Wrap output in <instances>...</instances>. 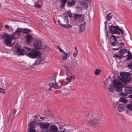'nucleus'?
<instances>
[{"instance_id":"39448f33","label":"nucleus","mask_w":132,"mask_h":132,"mask_svg":"<svg viewBox=\"0 0 132 132\" xmlns=\"http://www.w3.org/2000/svg\"><path fill=\"white\" fill-rule=\"evenodd\" d=\"M114 35H112L110 38V44L113 46H118L119 47L120 45H121V46H123L124 44L121 42V40H120V43L118 42L117 39L115 38Z\"/></svg>"},{"instance_id":"bb28decb","label":"nucleus","mask_w":132,"mask_h":132,"mask_svg":"<svg viewBox=\"0 0 132 132\" xmlns=\"http://www.w3.org/2000/svg\"><path fill=\"white\" fill-rule=\"evenodd\" d=\"M86 22L81 24L79 27V32H80L83 31L85 27V23Z\"/></svg>"},{"instance_id":"9b49d317","label":"nucleus","mask_w":132,"mask_h":132,"mask_svg":"<svg viewBox=\"0 0 132 132\" xmlns=\"http://www.w3.org/2000/svg\"><path fill=\"white\" fill-rule=\"evenodd\" d=\"M37 118L36 117L35 119H33V121H31L29 124L28 126L29 127L28 128V132H36L35 130L34 126L35 124V122H36L35 120L37 119Z\"/></svg>"},{"instance_id":"72a5a7b5","label":"nucleus","mask_w":132,"mask_h":132,"mask_svg":"<svg viewBox=\"0 0 132 132\" xmlns=\"http://www.w3.org/2000/svg\"><path fill=\"white\" fill-rule=\"evenodd\" d=\"M131 112L129 110H126L125 113L128 115H131L132 116V114H131Z\"/></svg>"},{"instance_id":"69168bd1","label":"nucleus","mask_w":132,"mask_h":132,"mask_svg":"<svg viewBox=\"0 0 132 132\" xmlns=\"http://www.w3.org/2000/svg\"><path fill=\"white\" fill-rule=\"evenodd\" d=\"M75 49L76 50H77V48L76 47H75Z\"/></svg>"},{"instance_id":"de8ad7c7","label":"nucleus","mask_w":132,"mask_h":132,"mask_svg":"<svg viewBox=\"0 0 132 132\" xmlns=\"http://www.w3.org/2000/svg\"><path fill=\"white\" fill-rule=\"evenodd\" d=\"M4 28L6 29H9V27L7 25H5L4 26Z\"/></svg>"},{"instance_id":"c03bdc74","label":"nucleus","mask_w":132,"mask_h":132,"mask_svg":"<svg viewBox=\"0 0 132 132\" xmlns=\"http://www.w3.org/2000/svg\"><path fill=\"white\" fill-rule=\"evenodd\" d=\"M118 30L120 31V33L121 35H123L124 33V32L123 30H122L121 28H120Z\"/></svg>"},{"instance_id":"bf43d9fd","label":"nucleus","mask_w":132,"mask_h":132,"mask_svg":"<svg viewBox=\"0 0 132 132\" xmlns=\"http://www.w3.org/2000/svg\"><path fill=\"white\" fill-rule=\"evenodd\" d=\"M114 36L116 38H119V37L118 36Z\"/></svg>"},{"instance_id":"052dcab7","label":"nucleus","mask_w":132,"mask_h":132,"mask_svg":"<svg viewBox=\"0 0 132 132\" xmlns=\"http://www.w3.org/2000/svg\"><path fill=\"white\" fill-rule=\"evenodd\" d=\"M89 113H88L86 114V117H88L89 116Z\"/></svg>"},{"instance_id":"5fc2aeb1","label":"nucleus","mask_w":132,"mask_h":132,"mask_svg":"<svg viewBox=\"0 0 132 132\" xmlns=\"http://www.w3.org/2000/svg\"><path fill=\"white\" fill-rule=\"evenodd\" d=\"M127 57V58L126 59L127 61H128L129 59H130L131 58L130 57Z\"/></svg>"},{"instance_id":"864d4df0","label":"nucleus","mask_w":132,"mask_h":132,"mask_svg":"<svg viewBox=\"0 0 132 132\" xmlns=\"http://www.w3.org/2000/svg\"><path fill=\"white\" fill-rule=\"evenodd\" d=\"M128 97L130 99L132 98V94L128 96Z\"/></svg>"},{"instance_id":"20e7f679","label":"nucleus","mask_w":132,"mask_h":132,"mask_svg":"<svg viewBox=\"0 0 132 132\" xmlns=\"http://www.w3.org/2000/svg\"><path fill=\"white\" fill-rule=\"evenodd\" d=\"M127 52H128V54L126 56L132 58V54L129 51L124 49H122L119 51V52L120 54V55L116 53L113 54V57L114 58H118L120 60L122 57L123 55Z\"/></svg>"},{"instance_id":"f8f14e48","label":"nucleus","mask_w":132,"mask_h":132,"mask_svg":"<svg viewBox=\"0 0 132 132\" xmlns=\"http://www.w3.org/2000/svg\"><path fill=\"white\" fill-rule=\"evenodd\" d=\"M74 15L73 18L76 20H78L79 22L82 23L84 21V16L83 15L78 14H74Z\"/></svg>"},{"instance_id":"f257e3e1","label":"nucleus","mask_w":132,"mask_h":132,"mask_svg":"<svg viewBox=\"0 0 132 132\" xmlns=\"http://www.w3.org/2000/svg\"><path fill=\"white\" fill-rule=\"evenodd\" d=\"M18 28L15 32L12 33V35H10L7 33H3L2 34L1 37L5 41V44L9 46L11 43V41L13 39H15L14 37H16L20 35V30H18Z\"/></svg>"},{"instance_id":"f03ea898","label":"nucleus","mask_w":132,"mask_h":132,"mask_svg":"<svg viewBox=\"0 0 132 132\" xmlns=\"http://www.w3.org/2000/svg\"><path fill=\"white\" fill-rule=\"evenodd\" d=\"M113 85L114 87L111 86L112 85H110V87H108V89L111 92H112L114 91V88H116L115 90L118 92H121L122 91V86H121L122 85V83L120 82L119 80H115L113 82Z\"/></svg>"},{"instance_id":"a19ab883","label":"nucleus","mask_w":132,"mask_h":132,"mask_svg":"<svg viewBox=\"0 0 132 132\" xmlns=\"http://www.w3.org/2000/svg\"><path fill=\"white\" fill-rule=\"evenodd\" d=\"M66 79L68 82H67V84L69 83L70 82H71V79L70 78H69L68 77L66 78Z\"/></svg>"},{"instance_id":"2f4dec72","label":"nucleus","mask_w":132,"mask_h":132,"mask_svg":"<svg viewBox=\"0 0 132 132\" xmlns=\"http://www.w3.org/2000/svg\"><path fill=\"white\" fill-rule=\"evenodd\" d=\"M101 71V70L98 69H96L95 72V74L96 75H99L100 72Z\"/></svg>"},{"instance_id":"680f3d73","label":"nucleus","mask_w":132,"mask_h":132,"mask_svg":"<svg viewBox=\"0 0 132 132\" xmlns=\"http://www.w3.org/2000/svg\"><path fill=\"white\" fill-rule=\"evenodd\" d=\"M107 23V22L106 21H105L104 22L105 26V25H106Z\"/></svg>"},{"instance_id":"aec40b11","label":"nucleus","mask_w":132,"mask_h":132,"mask_svg":"<svg viewBox=\"0 0 132 132\" xmlns=\"http://www.w3.org/2000/svg\"><path fill=\"white\" fill-rule=\"evenodd\" d=\"M16 54L18 55H23L25 54L22 51V49H21L18 48L16 51Z\"/></svg>"},{"instance_id":"4be33fe9","label":"nucleus","mask_w":132,"mask_h":132,"mask_svg":"<svg viewBox=\"0 0 132 132\" xmlns=\"http://www.w3.org/2000/svg\"><path fill=\"white\" fill-rule=\"evenodd\" d=\"M125 107V105L124 104H119L118 106V110L119 112H122L123 110Z\"/></svg>"},{"instance_id":"a878e982","label":"nucleus","mask_w":132,"mask_h":132,"mask_svg":"<svg viewBox=\"0 0 132 132\" xmlns=\"http://www.w3.org/2000/svg\"><path fill=\"white\" fill-rule=\"evenodd\" d=\"M63 67H64V69H65L66 72H68L69 74L71 73L70 68L68 66L65 64L63 65Z\"/></svg>"},{"instance_id":"c756f323","label":"nucleus","mask_w":132,"mask_h":132,"mask_svg":"<svg viewBox=\"0 0 132 132\" xmlns=\"http://www.w3.org/2000/svg\"><path fill=\"white\" fill-rule=\"evenodd\" d=\"M132 104H128L126 105V108L130 110V111L132 112Z\"/></svg>"},{"instance_id":"ea45409f","label":"nucleus","mask_w":132,"mask_h":132,"mask_svg":"<svg viewBox=\"0 0 132 132\" xmlns=\"http://www.w3.org/2000/svg\"><path fill=\"white\" fill-rule=\"evenodd\" d=\"M78 53L77 50H76L74 52L73 54V56L74 57H75L76 56Z\"/></svg>"},{"instance_id":"0eeeda50","label":"nucleus","mask_w":132,"mask_h":132,"mask_svg":"<svg viewBox=\"0 0 132 132\" xmlns=\"http://www.w3.org/2000/svg\"><path fill=\"white\" fill-rule=\"evenodd\" d=\"M109 29L110 32L111 34H117L118 35L120 34L119 31L117 30H118L120 29L118 26H113V25H111L109 27Z\"/></svg>"},{"instance_id":"e2e57ef3","label":"nucleus","mask_w":132,"mask_h":132,"mask_svg":"<svg viewBox=\"0 0 132 132\" xmlns=\"http://www.w3.org/2000/svg\"><path fill=\"white\" fill-rule=\"evenodd\" d=\"M59 128L60 129H63V128H62V127H61V126H60V127H59Z\"/></svg>"},{"instance_id":"6e6d98bb","label":"nucleus","mask_w":132,"mask_h":132,"mask_svg":"<svg viewBox=\"0 0 132 132\" xmlns=\"http://www.w3.org/2000/svg\"><path fill=\"white\" fill-rule=\"evenodd\" d=\"M61 52H62V53H63V54H65L66 53V52H65L64 51V50H62V51H61Z\"/></svg>"},{"instance_id":"4c0bfd02","label":"nucleus","mask_w":132,"mask_h":132,"mask_svg":"<svg viewBox=\"0 0 132 132\" xmlns=\"http://www.w3.org/2000/svg\"><path fill=\"white\" fill-rule=\"evenodd\" d=\"M43 50H44L47 51V50H48L49 47L47 46H44L43 47Z\"/></svg>"},{"instance_id":"0e129e2a","label":"nucleus","mask_w":132,"mask_h":132,"mask_svg":"<svg viewBox=\"0 0 132 132\" xmlns=\"http://www.w3.org/2000/svg\"><path fill=\"white\" fill-rule=\"evenodd\" d=\"M37 65H39V64H40V63H39V61H37Z\"/></svg>"},{"instance_id":"f3484780","label":"nucleus","mask_w":132,"mask_h":132,"mask_svg":"<svg viewBox=\"0 0 132 132\" xmlns=\"http://www.w3.org/2000/svg\"><path fill=\"white\" fill-rule=\"evenodd\" d=\"M49 132H56L59 131L58 130V128L55 125H51L49 129Z\"/></svg>"},{"instance_id":"a211bd4d","label":"nucleus","mask_w":132,"mask_h":132,"mask_svg":"<svg viewBox=\"0 0 132 132\" xmlns=\"http://www.w3.org/2000/svg\"><path fill=\"white\" fill-rule=\"evenodd\" d=\"M31 50L30 48L26 47H24L22 49L23 52L27 56L28 53H30Z\"/></svg>"},{"instance_id":"09e8293b","label":"nucleus","mask_w":132,"mask_h":132,"mask_svg":"<svg viewBox=\"0 0 132 132\" xmlns=\"http://www.w3.org/2000/svg\"><path fill=\"white\" fill-rule=\"evenodd\" d=\"M69 77L71 79H75V77L73 76H71L70 77L69 76Z\"/></svg>"},{"instance_id":"37998d69","label":"nucleus","mask_w":132,"mask_h":132,"mask_svg":"<svg viewBox=\"0 0 132 132\" xmlns=\"http://www.w3.org/2000/svg\"><path fill=\"white\" fill-rule=\"evenodd\" d=\"M104 30L105 32H106V33L108 34V31L107 30L106 25H105V26Z\"/></svg>"},{"instance_id":"774afa93","label":"nucleus","mask_w":132,"mask_h":132,"mask_svg":"<svg viewBox=\"0 0 132 132\" xmlns=\"http://www.w3.org/2000/svg\"><path fill=\"white\" fill-rule=\"evenodd\" d=\"M57 47H58V48L59 49V50H60L61 49V48H60L58 46H57Z\"/></svg>"},{"instance_id":"5701e85b","label":"nucleus","mask_w":132,"mask_h":132,"mask_svg":"<svg viewBox=\"0 0 132 132\" xmlns=\"http://www.w3.org/2000/svg\"><path fill=\"white\" fill-rule=\"evenodd\" d=\"M21 31L22 32L25 34L28 33L31 31V30L30 29H28L27 28H24L22 29Z\"/></svg>"},{"instance_id":"cd10ccee","label":"nucleus","mask_w":132,"mask_h":132,"mask_svg":"<svg viewBox=\"0 0 132 132\" xmlns=\"http://www.w3.org/2000/svg\"><path fill=\"white\" fill-rule=\"evenodd\" d=\"M119 101L120 102H122L123 103L125 104L127 102L128 100L125 99V98L122 97L120 99Z\"/></svg>"},{"instance_id":"473e14b6","label":"nucleus","mask_w":132,"mask_h":132,"mask_svg":"<svg viewBox=\"0 0 132 132\" xmlns=\"http://www.w3.org/2000/svg\"><path fill=\"white\" fill-rule=\"evenodd\" d=\"M45 59L44 58L39 57L37 60V61H39V63H40L41 62L43 61Z\"/></svg>"},{"instance_id":"a18cd8bd","label":"nucleus","mask_w":132,"mask_h":132,"mask_svg":"<svg viewBox=\"0 0 132 132\" xmlns=\"http://www.w3.org/2000/svg\"><path fill=\"white\" fill-rule=\"evenodd\" d=\"M37 60H36L35 61V62L33 64H32V65L33 66H36L37 65H37Z\"/></svg>"},{"instance_id":"9d476101","label":"nucleus","mask_w":132,"mask_h":132,"mask_svg":"<svg viewBox=\"0 0 132 132\" xmlns=\"http://www.w3.org/2000/svg\"><path fill=\"white\" fill-rule=\"evenodd\" d=\"M129 93H132V87H127L124 89V92L120 93L119 94L123 96H126Z\"/></svg>"},{"instance_id":"e433bc0d","label":"nucleus","mask_w":132,"mask_h":132,"mask_svg":"<svg viewBox=\"0 0 132 132\" xmlns=\"http://www.w3.org/2000/svg\"><path fill=\"white\" fill-rule=\"evenodd\" d=\"M60 83L61 85V86H62L65 85L67 84V82H66L61 81L60 82Z\"/></svg>"},{"instance_id":"2eb2a0df","label":"nucleus","mask_w":132,"mask_h":132,"mask_svg":"<svg viewBox=\"0 0 132 132\" xmlns=\"http://www.w3.org/2000/svg\"><path fill=\"white\" fill-rule=\"evenodd\" d=\"M26 41L27 44H29L32 42L34 40L33 37L30 34L27 35L26 36Z\"/></svg>"},{"instance_id":"13d9d810","label":"nucleus","mask_w":132,"mask_h":132,"mask_svg":"<svg viewBox=\"0 0 132 132\" xmlns=\"http://www.w3.org/2000/svg\"><path fill=\"white\" fill-rule=\"evenodd\" d=\"M106 38H108V34H106Z\"/></svg>"},{"instance_id":"338daca9","label":"nucleus","mask_w":132,"mask_h":132,"mask_svg":"<svg viewBox=\"0 0 132 132\" xmlns=\"http://www.w3.org/2000/svg\"><path fill=\"white\" fill-rule=\"evenodd\" d=\"M37 116V115H35V116H34L33 117H32V118H35L36 116Z\"/></svg>"},{"instance_id":"423d86ee","label":"nucleus","mask_w":132,"mask_h":132,"mask_svg":"<svg viewBox=\"0 0 132 132\" xmlns=\"http://www.w3.org/2000/svg\"><path fill=\"white\" fill-rule=\"evenodd\" d=\"M41 55L40 52L38 50H31L27 56L31 59H35Z\"/></svg>"},{"instance_id":"412c9836","label":"nucleus","mask_w":132,"mask_h":132,"mask_svg":"<svg viewBox=\"0 0 132 132\" xmlns=\"http://www.w3.org/2000/svg\"><path fill=\"white\" fill-rule=\"evenodd\" d=\"M61 2V4L60 5V8L61 9H63L64 7L67 0H59Z\"/></svg>"},{"instance_id":"ddd939ff","label":"nucleus","mask_w":132,"mask_h":132,"mask_svg":"<svg viewBox=\"0 0 132 132\" xmlns=\"http://www.w3.org/2000/svg\"><path fill=\"white\" fill-rule=\"evenodd\" d=\"M42 43L40 40H35L34 43V47L37 49H40L41 48Z\"/></svg>"},{"instance_id":"7c9ffc66","label":"nucleus","mask_w":132,"mask_h":132,"mask_svg":"<svg viewBox=\"0 0 132 132\" xmlns=\"http://www.w3.org/2000/svg\"><path fill=\"white\" fill-rule=\"evenodd\" d=\"M81 4L84 7V8H85L86 9H87L88 7V5L86 3L84 2H81Z\"/></svg>"},{"instance_id":"c85d7f7f","label":"nucleus","mask_w":132,"mask_h":132,"mask_svg":"<svg viewBox=\"0 0 132 132\" xmlns=\"http://www.w3.org/2000/svg\"><path fill=\"white\" fill-rule=\"evenodd\" d=\"M112 16V14L111 13H109L107 15L106 17L107 20L110 21L111 19Z\"/></svg>"},{"instance_id":"c9c22d12","label":"nucleus","mask_w":132,"mask_h":132,"mask_svg":"<svg viewBox=\"0 0 132 132\" xmlns=\"http://www.w3.org/2000/svg\"><path fill=\"white\" fill-rule=\"evenodd\" d=\"M34 6L35 7L37 8H39L41 7V5L39 4H37L36 3H35L34 4Z\"/></svg>"},{"instance_id":"8fccbe9b","label":"nucleus","mask_w":132,"mask_h":132,"mask_svg":"<svg viewBox=\"0 0 132 132\" xmlns=\"http://www.w3.org/2000/svg\"><path fill=\"white\" fill-rule=\"evenodd\" d=\"M16 109H14L13 110V114L14 115V116H15V114L16 112Z\"/></svg>"},{"instance_id":"3c124183","label":"nucleus","mask_w":132,"mask_h":132,"mask_svg":"<svg viewBox=\"0 0 132 132\" xmlns=\"http://www.w3.org/2000/svg\"><path fill=\"white\" fill-rule=\"evenodd\" d=\"M39 118L41 119V120L43 121L44 120V119H45V118L44 117H40Z\"/></svg>"},{"instance_id":"79ce46f5","label":"nucleus","mask_w":132,"mask_h":132,"mask_svg":"<svg viewBox=\"0 0 132 132\" xmlns=\"http://www.w3.org/2000/svg\"><path fill=\"white\" fill-rule=\"evenodd\" d=\"M0 92L5 93L4 89L3 88L0 87Z\"/></svg>"},{"instance_id":"4d7b16f0","label":"nucleus","mask_w":132,"mask_h":132,"mask_svg":"<svg viewBox=\"0 0 132 132\" xmlns=\"http://www.w3.org/2000/svg\"><path fill=\"white\" fill-rule=\"evenodd\" d=\"M3 27V25L1 23H0V27L2 28Z\"/></svg>"},{"instance_id":"f704fd0d","label":"nucleus","mask_w":132,"mask_h":132,"mask_svg":"<svg viewBox=\"0 0 132 132\" xmlns=\"http://www.w3.org/2000/svg\"><path fill=\"white\" fill-rule=\"evenodd\" d=\"M127 67L132 71V62H131L129 64H128Z\"/></svg>"},{"instance_id":"49530a36","label":"nucleus","mask_w":132,"mask_h":132,"mask_svg":"<svg viewBox=\"0 0 132 132\" xmlns=\"http://www.w3.org/2000/svg\"><path fill=\"white\" fill-rule=\"evenodd\" d=\"M120 47H119L118 48H113V50H114V51H115V50H119V48H120L121 47H122L121 46H120Z\"/></svg>"},{"instance_id":"4468645a","label":"nucleus","mask_w":132,"mask_h":132,"mask_svg":"<svg viewBox=\"0 0 132 132\" xmlns=\"http://www.w3.org/2000/svg\"><path fill=\"white\" fill-rule=\"evenodd\" d=\"M49 88H48V89L49 90H51L52 88L56 89L57 88H60L61 87V86H59L58 84L56 83H51L49 84Z\"/></svg>"},{"instance_id":"603ef678","label":"nucleus","mask_w":132,"mask_h":132,"mask_svg":"<svg viewBox=\"0 0 132 132\" xmlns=\"http://www.w3.org/2000/svg\"><path fill=\"white\" fill-rule=\"evenodd\" d=\"M65 128H64V129L63 130H62L61 131H57V132H65Z\"/></svg>"},{"instance_id":"b1692460","label":"nucleus","mask_w":132,"mask_h":132,"mask_svg":"<svg viewBox=\"0 0 132 132\" xmlns=\"http://www.w3.org/2000/svg\"><path fill=\"white\" fill-rule=\"evenodd\" d=\"M70 66L71 67L75 68L76 66H78V64L77 63L76 60H74L70 64Z\"/></svg>"},{"instance_id":"dca6fc26","label":"nucleus","mask_w":132,"mask_h":132,"mask_svg":"<svg viewBox=\"0 0 132 132\" xmlns=\"http://www.w3.org/2000/svg\"><path fill=\"white\" fill-rule=\"evenodd\" d=\"M38 124L41 128L43 129H48L50 126L49 123H46L42 122L38 123Z\"/></svg>"},{"instance_id":"6ab92c4d","label":"nucleus","mask_w":132,"mask_h":132,"mask_svg":"<svg viewBox=\"0 0 132 132\" xmlns=\"http://www.w3.org/2000/svg\"><path fill=\"white\" fill-rule=\"evenodd\" d=\"M76 3V1L75 0H69L67 5L68 7H70L74 5Z\"/></svg>"},{"instance_id":"1a4fd4ad","label":"nucleus","mask_w":132,"mask_h":132,"mask_svg":"<svg viewBox=\"0 0 132 132\" xmlns=\"http://www.w3.org/2000/svg\"><path fill=\"white\" fill-rule=\"evenodd\" d=\"M57 21L61 27H64L66 28H70L72 26L68 24V17L67 16H65L64 19V21L65 22L66 24H61L60 21L59 20H58Z\"/></svg>"},{"instance_id":"58836bf2","label":"nucleus","mask_w":132,"mask_h":132,"mask_svg":"<svg viewBox=\"0 0 132 132\" xmlns=\"http://www.w3.org/2000/svg\"><path fill=\"white\" fill-rule=\"evenodd\" d=\"M67 13H68V14H69L68 15V16H67L68 17V16L70 17H72V14L71 12V10H70V11H69L68 12H67Z\"/></svg>"},{"instance_id":"6e6552de","label":"nucleus","mask_w":132,"mask_h":132,"mask_svg":"<svg viewBox=\"0 0 132 132\" xmlns=\"http://www.w3.org/2000/svg\"><path fill=\"white\" fill-rule=\"evenodd\" d=\"M100 120V119L97 118H93L88 121L87 125L90 127L95 126L99 123L98 122Z\"/></svg>"},{"instance_id":"393cba45","label":"nucleus","mask_w":132,"mask_h":132,"mask_svg":"<svg viewBox=\"0 0 132 132\" xmlns=\"http://www.w3.org/2000/svg\"><path fill=\"white\" fill-rule=\"evenodd\" d=\"M67 53L65 54H62L61 55V58L63 60H66L68 58L69 56L68 55Z\"/></svg>"},{"instance_id":"7ed1b4c3","label":"nucleus","mask_w":132,"mask_h":132,"mask_svg":"<svg viewBox=\"0 0 132 132\" xmlns=\"http://www.w3.org/2000/svg\"><path fill=\"white\" fill-rule=\"evenodd\" d=\"M131 75V73L128 72H120V75L121 76V77L120 79L125 84L129 83L131 79V77L130 76Z\"/></svg>"}]
</instances>
